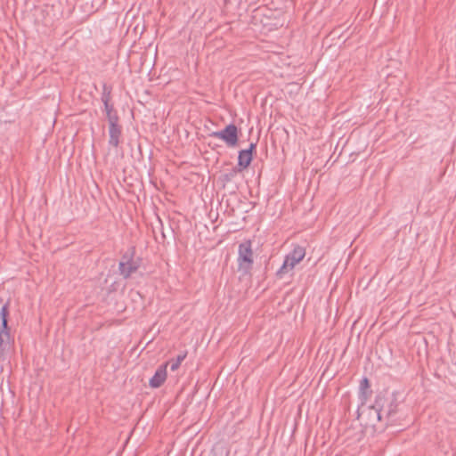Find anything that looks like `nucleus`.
I'll return each instance as SVG.
<instances>
[{
	"label": "nucleus",
	"instance_id": "1",
	"mask_svg": "<svg viewBox=\"0 0 456 456\" xmlns=\"http://www.w3.org/2000/svg\"><path fill=\"white\" fill-rule=\"evenodd\" d=\"M254 253L252 250V243L250 240H245L239 245L238 248V272L240 278L243 276H250L254 264Z\"/></svg>",
	"mask_w": 456,
	"mask_h": 456
},
{
	"label": "nucleus",
	"instance_id": "2",
	"mask_svg": "<svg viewBox=\"0 0 456 456\" xmlns=\"http://www.w3.org/2000/svg\"><path fill=\"white\" fill-rule=\"evenodd\" d=\"M305 256V248L302 246L297 245L294 247L283 261L281 268L276 272V276L280 279L283 278L285 274L292 271L294 267L300 263Z\"/></svg>",
	"mask_w": 456,
	"mask_h": 456
},
{
	"label": "nucleus",
	"instance_id": "3",
	"mask_svg": "<svg viewBox=\"0 0 456 456\" xmlns=\"http://www.w3.org/2000/svg\"><path fill=\"white\" fill-rule=\"evenodd\" d=\"M8 305L5 304L0 310L1 327H0V360L4 357V353L11 348L12 338L10 335V329L8 327Z\"/></svg>",
	"mask_w": 456,
	"mask_h": 456
},
{
	"label": "nucleus",
	"instance_id": "4",
	"mask_svg": "<svg viewBox=\"0 0 456 456\" xmlns=\"http://www.w3.org/2000/svg\"><path fill=\"white\" fill-rule=\"evenodd\" d=\"M377 417L380 420L384 417L387 419L392 418L396 412L398 408V403L395 397L378 395L375 406Z\"/></svg>",
	"mask_w": 456,
	"mask_h": 456
},
{
	"label": "nucleus",
	"instance_id": "5",
	"mask_svg": "<svg viewBox=\"0 0 456 456\" xmlns=\"http://www.w3.org/2000/svg\"><path fill=\"white\" fill-rule=\"evenodd\" d=\"M238 133V127L234 124H229L224 129L212 132L209 135L224 141L228 147L234 148L239 141Z\"/></svg>",
	"mask_w": 456,
	"mask_h": 456
},
{
	"label": "nucleus",
	"instance_id": "6",
	"mask_svg": "<svg viewBox=\"0 0 456 456\" xmlns=\"http://www.w3.org/2000/svg\"><path fill=\"white\" fill-rule=\"evenodd\" d=\"M140 266V264L137 260L134 259V249L130 254L126 253L118 265V270L120 274L125 278H129L133 273H134Z\"/></svg>",
	"mask_w": 456,
	"mask_h": 456
},
{
	"label": "nucleus",
	"instance_id": "7",
	"mask_svg": "<svg viewBox=\"0 0 456 456\" xmlns=\"http://www.w3.org/2000/svg\"><path fill=\"white\" fill-rule=\"evenodd\" d=\"M110 92H106V87H104V92L102 95V101L104 104V110L106 112V116L109 121V124L118 123L119 118L117 114V111L114 110L112 104L110 103Z\"/></svg>",
	"mask_w": 456,
	"mask_h": 456
},
{
	"label": "nucleus",
	"instance_id": "8",
	"mask_svg": "<svg viewBox=\"0 0 456 456\" xmlns=\"http://www.w3.org/2000/svg\"><path fill=\"white\" fill-rule=\"evenodd\" d=\"M256 147V144L251 142L248 149L239 151L238 166L240 167V170L246 169L250 165Z\"/></svg>",
	"mask_w": 456,
	"mask_h": 456
},
{
	"label": "nucleus",
	"instance_id": "9",
	"mask_svg": "<svg viewBox=\"0 0 456 456\" xmlns=\"http://www.w3.org/2000/svg\"><path fill=\"white\" fill-rule=\"evenodd\" d=\"M168 362H165L158 367L153 377L150 379L149 385L152 388H158L161 387L167 379V368Z\"/></svg>",
	"mask_w": 456,
	"mask_h": 456
},
{
	"label": "nucleus",
	"instance_id": "10",
	"mask_svg": "<svg viewBox=\"0 0 456 456\" xmlns=\"http://www.w3.org/2000/svg\"><path fill=\"white\" fill-rule=\"evenodd\" d=\"M109 144L117 148L122 136V126L118 123L109 124Z\"/></svg>",
	"mask_w": 456,
	"mask_h": 456
},
{
	"label": "nucleus",
	"instance_id": "11",
	"mask_svg": "<svg viewBox=\"0 0 456 456\" xmlns=\"http://www.w3.org/2000/svg\"><path fill=\"white\" fill-rule=\"evenodd\" d=\"M186 355H187L186 353H183V354L177 355V357L175 359H172L169 362H167L168 365H170V370L172 371H175L176 370H178L182 362L186 358Z\"/></svg>",
	"mask_w": 456,
	"mask_h": 456
},
{
	"label": "nucleus",
	"instance_id": "12",
	"mask_svg": "<svg viewBox=\"0 0 456 456\" xmlns=\"http://www.w3.org/2000/svg\"><path fill=\"white\" fill-rule=\"evenodd\" d=\"M360 389L362 392V396L366 399L369 395H370L371 391L370 389V382L367 378H364L362 379L360 384Z\"/></svg>",
	"mask_w": 456,
	"mask_h": 456
}]
</instances>
